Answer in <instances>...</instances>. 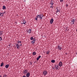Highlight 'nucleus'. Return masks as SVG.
<instances>
[{"instance_id": "nucleus-32", "label": "nucleus", "mask_w": 77, "mask_h": 77, "mask_svg": "<svg viewBox=\"0 0 77 77\" xmlns=\"http://www.w3.org/2000/svg\"><path fill=\"white\" fill-rule=\"evenodd\" d=\"M59 10H58V9H57V12H59Z\"/></svg>"}, {"instance_id": "nucleus-29", "label": "nucleus", "mask_w": 77, "mask_h": 77, "mask_svg": "<svg viewBox=\"0 0 77 77\" xmlns=\"http://www.w3.org/2000/svg\"><path fill=\"white\" fill-rule=\"evenodd\" d=\"M51 6L50 8H53V5H51Z\"/></svg>"}, {"instance_id": "nucleus-1", "label": "nucleus", "mask_w": 77, "mask_h": 77, "mask_svg": "<svg viewBox=\"0 0 77 77\" xmlns=\"http://www.w3.org/2000/svg\"><path fill=\"white\" fill-rule=\"evenodd\" d=\"M17 42V43L16 45V47L18 46L19 45V46L22 45L21 44V41L18 40V42Z\"/></svg>"}, {"instance_id": "nucleus-30", "label": "nucleus", "mask_w": 77, "mask_h": 77, "mask_svg": "<svg viewBox=\"0 0 77 77\" xmlns=\"http://www.w3.org/2000/svg\"><path fill=\"white\" fill-rule=\"evenodd\" d=\"M60 2H63V0H60Z\"/></svg>"}, {"instance_id": "nucleus-3", "label": "nucleus", "mask_w": 77, "mask_h": 77, "mask_svg": "<svg viewBox=\"0 0 77 77\" xmlns=\"http://www.w3.org/2000/svg\"><path fill=\"white\" fill-rule=\"evenodd\" d=\"M28 71L26 69H25L23 71V74H26V73H27Z\"/></svg>"}, {"instance_id": "nucleus-34", "label": "nucleus", "mask_w": 77, "mask_h": 77, "mask_svg": "<svg viewBox=\"0 0 77 77\" xmlns=\"http://www.w3.org/2000/svg\"><path fill=\"white\" fill-rule=\"evenodd\" d=\"M23 77H26V76L23 75Z\"/></svg>"}, {"instance_id": "nucleus-6", "label": "nucleus", "mask_w": 77, "mask_h": 77, "mask_svg": "<svg viewBox=\"0 0 77 77\" xmlns=\"http://www.w3.org/2000/svg\"><path fill=\"white\" fill-rule=\"evenodd\" d=\"M43 73L44 75H46L47 74V72L46 71H45L43 72Z\"/></svg>"}, {"instance_id": "nucleus-10", "label": "nucleus", "mask_w": 77, "mask_h": 77, "mask_svg": "<svg viewBox=\"0 0 77 77\" xmlns=\"http://www.w3.org/2000/svg\"><path fill=\"white\" fill-rule=\"evenodd\" d=\"M74 22H75V19H73L72 20V24H74Z\"/></svg>"}, {"instance_id": "nucleus-28", "label": "nucleus", "mask_w": 77, "mask_h": 77, "mask_svg": "<svg viewBox=\"0 0 77 77\" xmlns=\"http://www.w3.org/2000/svg\"><path fill=\"white\" fill-rule=\"evenodd\" d=\"M66 8H68V5L67 4H66Z\"/></svg>"}, {"instance_id": "nucleus-4", "label": "nucleus", "mask_w": 77, "mask_h": 77, "mask_svg": "<svg viewBox=\"0 0 77 77\" xmlns=\"http://www.w3.org/2000/svg\"><path fill=\"white\" fill-rule=\"evenodd\" d=\"M26 77H29L30 76V73L29 72H28L26 75Z\"/></svg>"}, {"instance_id": "nucleus-13", "label": "nucleus", "mask_w": 77, "mask_h": 77, "mask_svg": "<svg viewBox=\"0 0 77 77\" xmlns=\"http://www.w3.org/2000/svg\"><path fill=\"white\" fill-rule=\"evenodd\" d=\"M26 21L24 20L23 21V22L22 24H26Z\"/></svg>"}, {"instance_id": "nucleus-18", "label": "nucleus", "mask_w": 77, "mask_h": 77, "mask_svg": "<svg viewBox=\"0 0 77 77\" xmlns=\"http://www.w3.org/2000/svg\"><path fill=\"white\" fill-rule=\"evenodd\" d=\"M4 65V63H3V62H2V63H1L0 66L1 67L3 66Z\"/></svg>"}, {"instance_id": "nucleus-5", "label": "nucleus", "mask_w": 77, "mask_h": 77, "mask_svg": "<svg viewBox=\"0 0 77 77\" xmlns=\"http://www.w3.org/2000/svg\"><path fill=\"white\" fill-rule=\"evenodd\" d=\"M53 21H54L53 19L52 18L50 21V23L51 24H53Z\"/></svg>"}, {"instance_id": "nucleus-9", "label": "nucleus", "mask_w": 77, "mask_h": 77, "mask_svg": "<svg viewBox=\"0 0 77 77\" xmlns=\"http://www.w3.org/2000/svg\"><path fill=\"white\" fill-rule=\"evenodd\" d=\"M50 4H51V5H53V4H54V2L53 0H51V1Z\"/></svg>"}, {"instance_id": "nucleus-37", "label": "nucleus", "mask_w": 77, "mask_h": 77, "mask_svg": "<svg viewBox=\"0 0 77 77\" xmlns=\"http://www.w3.org/2000/svg\"><path fill=\"white\" fill-rule=\"evenodd\" d=\"M19 44H20V43H19Z\"/></svg>"}, {"instance_id": "nucleus-33", "label": "nucleus", "mask_w": 77, "mask_h": 77, "mask_svg": "<svg viewBox=\"0 0 77 77\" xmlns=\"http://www.w3.org/2000/svg\"><path fill=\"white\" fill-rule=\"evenodd\" d=\"M38 20V18H37L36 17V18L35 19V20Z\"/></svg>"}, {"instance_id": "nucleus-24", "label": "nucleus", "mask_w": 77, "mask_h": 77, "mask_svg": "<svg viewBox=\"0 0 77 77\" xmlns=\"http://www.w3.org/2000/svg\"><path fill=\"white\" fill-rule=\"evenodd\" d=\"M3 35V32H2V31H0V35Z\"/></svg>"}, {"instance_id": "nucleus-15", "label": "nucleus", "mask_w": 77, "mask_h": 77, "mask_svg": "<svg viewBox=\"0 0 77 77\" xmlns=\"http://www.w3.org/2000/svg\"><path fill=\"white\" fill-rule=\"evenodd\" d=\"M58 50H61V49H62V48H61V47H60L59 46H58Z\"/></svg>"}, {"instance_id": "nucleus-14", "label": "nucleus", "mask_w": 77, "mask_h": 77, "mask_svg": "<svg viewBox=\"0 0 77 77\" xmlns=\"http://www.w3.org/2000/svg\"><path fill=\"white\" fill-rule=\"evenodd\" d=\"M27 32L28 33H32V31L31 30V29H29L27 31Z\"/></svg>"}, {"instance_id": "nucleus-11", "label": "nucleus", "mask_w": 77, "mask_h": 77, "mask_svg": "<svg viewBox=\"0 0 77 77\" xmlns=\"http://www.w3.org/2000/svg\"><path fill=\"white\" fill-rule=\"evenodd\" d=\"M41 57V56L40 55H39L37 58V60L38 61L39 60V59Z\"/></svg>"}, {"instance_id": "nucleus-2", "label": "nucleus", "mask_w": 77, "mask_h": 77, "mask_svg": "<svg viewBox=\"0 0 77 77\" xmlns=\"http://www.w3.org/2000/svg\"><path fill=\"white\" fill-rule=\"evenodd\" d=\"M58 65L59 66L61 67V66H62V65H63L62 64V62L61 61H60Z\"/></svg>"}, {"instance_id": "nucleus-16", "label": "nucleus", "mask_w": 77, "mask_h": 77, "mask_svg": "<svg viewBox=\"0 0 77 77\" xmlns=\"http://www.w3.org/2000/svg\"><path fill=\"white\" fill-rule=\"evenodd\" d=\"M2 8V9H6V7H5V5L3 6Z\"/></svg>"}, {"instance_id": "nucleus-31", "label": "nucleus", "mask_w": 77, "mask_h": 77, "mask_svg": "<svg viewBox=\"0 0 77 77\" xmlns=\"http://www.w3.org/2000/svg\"><path fill=\"white\" fill-rule=\"evenodd\" d=\"M2 40V38L0 37V41Z\"/></svg>"}, {"instance_id": "nucleus-19", "label": "nucleus", "mask_w": 77, "mask_h": 77, "mask_svg": "<svg viewBox=\"0 0 77 77\" xmlns=\"http://www.w3.org/2000/svg\"><path fill=\"white\" fill-rule=\"evenodd\" d=\"M36 54V53L35 52H34L32 53V55L33 56H35V54Z\"/></svg>"}, {"instance_id": "nucleus-23", "label": "nucleus", "mask_w": 77, "mask_h": 77, "mask_svg": "<svg viewBox=\"0 0 77 77\" xmlns=\"http://www.w3.org/2000/svg\"><path fill=\"white\" fill-rule=\"evenodd\" d=\"M40 15H41V14H40V15H38L37 16H36V18H40Z\"/></svg>"}, {"instance_id": "nucleus-27", "label": "nucleus", "mask_w": 77, "mask_h": 77, "mask_svg": "<svg viewBox=\"0 0 77 77\" xmlns=\"http://www.w3.org/2000/svg\"><path fill=\"white\" fill-rule=\"evenodd\" d=\"M8 77V75H3V77Z\"/></svg>"}, {"instance_id": "nucleus-22", "label": "nucleus", "mask_w": 77, "mask_h": 77, "mask_svg": "<svg viewBox=\"0 0 77 77\" xmlns=\"http://www.w3.org/2000/svg\"><path fill=\"white\" fill-rule=\"evenodd\" d=\"M51 62L52 63H54L55 62V60H53L51 61Z\"/></svg>"}, {"instance_id": "nucleus-7", "label": "nucleus", "mask_w": 77, "mask_h": 77, "mask_svg": "<svg viewBox=\"0 0 77 77\" xmlns=\"http://www.w3.org/2000/svg\"><path fill=\"white\" fill-rule=\"evenodd\" d=\"M55 69H59L58 68H59V67L58 66V65H55Z\"/></svg>"}, {"instance_id": "nucleus-12", "label": "nucleus", "mask_w": 77, "mask_h": 77, "mask_svg": "<svg viewBox=\"0 0 77 77\" xmlns=\"http://www.w3.org/2000/svg\"><path fill=\"white\" fill-rule=\"evenodd\" d=\"M9 64H7V65H6L5 66V68H6L7 69H8V68H9Z\"/></svg>"}, {"instance_id": "nucleus-8", "label": "nucleus", "mask_w": 77, "mask_h": 77, "mask_svg": "<svg viewBox=\"0 0 77 77\" xmlns=\"http://www.w3.org/2000/svg\"><path fill=\"white\" fill-rule=\"evenodd\" d=\"M44 17V15L42 14H41L40 15V20H42V17Z\"/></svg>"}, {"instance_id": "nucleus-17", "label": "nucleus", "mask_w": 77, "mask_h": 77, "mask_svg": "<svg viewBox=\"0 0 77 77\" xmlns=\"http://www.w3.org/2000/svg\"><path fill=\"white\" fill-rule=\"evenodd\" d=\"M4 13H1L0 14V16H1V17H3V16Z\"/></svg>"}, {"instance_id": "nucleus-35", "label": "nucleus", "mask_w": 77, "mask_h": 77, "mask_svg": "<svg viewBox=\"0 0 77 77\" xmlns=\"http://www.w3.org/2000/svg\"><path fill=\"white\" fill-rule=\"evenodd\" d=\"M0 77H2V76L0 75Z\"/></svg>"}, {"instance_id": "nucleus-21", "label": "nucleus", "mask_w": 77, "mask_h": 77, "mask_svg": "<svg viewBox=\"0 0 77 77\" xmlns=\"http://www.w3.org/2000/svg\"><path fill=\"white\" fill-rule=\"evenodd\" d=\"M32 44H35V40H33L32 42H31Z\"/></svg>"}, {"instance_id": "nucleus-26", "label": "nucleus", "mask_w": 77, "mask_h": 77, "mask_svg": "<svg viewBox=\"0 0 77 77\" xmlns=\"http://www.w3.org/2000/svg\"><path fill=\"white\" fill-rule=\"evenodd\" d=\"M31 40H33V39H35L33 38V37H31L30 38Z\"/></svg>"}, {"instance_id": "nucleus-25", "label": "nucleus", "mask_w": 77, "mask_h": 77, "mask_svg": "<svg viewBox=\"0 0 77 77\" xmlns=\"http://www.w3.org/2000/svg\"><path fill=\"white\" fill-rule=\"evenodd\" d=\"M49 53H50V52L49 51H48L46 52V54H49Z\"/></svg>"}, {"instance_id": "nucleus-36", "label": "nucleus", "mask_w": 77, "mask_h": 77, "mask_svg": "<svg viewBox=\"0 0 77 77\" xmlns=\"http://www.w3.org/2000/svg\"><path fill=\"white\" fill-rule=\"evenodd\" d=\"M30 64H32V63H30Z\"/></svg>"}, {"instance_id": "nucleus-20", "label": "nucleus", "mask_w": 77, "mask_h": 77, "mask_svg": "<svg viewBox=\"0 0 77 77\" xmlns=\"http://www.w3.org/2000/svg\"><path fill=\"white\" fill-rule=\"evenodd\" d=\"M20 46L19 45L16 46V47H17V49H20Z\"/></svg>"}]
</instances>
